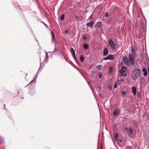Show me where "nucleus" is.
Returning a JSON list of instances; mask_svg holds the SVG:
<instances>
[{
	"label": "nucleus",
	"instance_id": "f257e3e1",
	"mask_svg": "<svg viewBox=\"0 0 149 149\" xmlns=\"http://www.w3.org/2000/svg\"><path fill=\"white\" fill-rule=\"evenodd\" d=\"M141 73V70L138 69H135L132 71V78L135 80L137 79L140 75Z\"/></svg>",
	"mask_w": 149,
	"mask_h": 149
},
{
	"label": "nucleus",
	"instance_id": "f03ea898",
	"mask_svg": "<svg viewBox=\"0 0 149 149\" xmlns=\"http://www.w3.org/2000/svg\"><path fill=\"white\" fill-rule=\"evenodd\" d=\"M129 64H131L132 65H133L135 63V59L134 57V55L132 54H130L129 55Z\"/></svg>",
	"mask_w": 149,
	"mask_h": 149
},
{
	"label": "nucleus",
	"instance_id": "7ed1b4c3",
	"mask_svg": "<svg viewBox=\"0 0 149 149\" xmlns=\"http://www.w3.org/2000/svg\"><path fill=\"white\" fill-rule=\"evenodd\" d=\"M126 69V67L125 66H123L121 68V70L120 71V77L123 76L124 77H125L126 76L127 74L125 73Z\"/></svg>",
	"mask_w": 149,
	"mask_h": 149
},
{
	"label": "nucleus",
	"instance_id": "20e7f679",
	"mask_svg": "<svg viewBox=\"0 0 149 149\" xmlns=\"http://www.w3.org/2000/svg\"><path fill=\"white\" fill-rule=\"evenodd\" d=\"M108 44L109 45L112 49L114 50L115 49V45L112 39H109Z\"/></svg>",
	"mask_w": 149,
	"mask_h": 149
},
{
	"label": "nucleus",
	"instance_id": "39448f33",
	"mask_svg": "<svg viewBox=\"0 0 149 149\" xmlns=\"http://www.w3.org/2000/svg\"><path fill=\"white\" fill-rule=\"evenodd\" d=\"M122 61L125 63V65L127 66H129V63L128 58L126 57H124L122 58Z\"/></svg>",
	"mask_w": 149,
	"mask_h": 149
},
{
	"label": "nucleus",
	"instance_id": "423d86ee",
	"mask_svg": "<svg viewBox=\"0 0 149 149\" xmlns=\"http://www.w3.org/2000/svg\"><path fill=\"white\" fill-rule=\"evenodd\" d=\"M115 58L114 56L113 55H109L107 57L104 58V59L105 60H110L111 61L113 60Z\"/></svg>",
	"mask_w": 149,
	"mask_h": 149
},
{
	"label": "nucleus",
	"instance_id": "0eeeda50",
	"mask_svg": "<svg viewBox=\"0 0 149 149\" xmlns=\"http://www.w3.org/2000/svg\"><path fill=\"white\" fill-rule=\"evenodd\" d=\"M70 52L71 53V54L74 58L76 60V59H77V57L75 56V51L73 49V48H71V49H70Z\"/></svg>",
	"mask_w": 149,
	"mask_h": 149
},
{
	"label": "nucleus",
	"instance_id": "6e6552de",
	"mask_svg": "<svg viewBox=\"0 0 149 149\" xmlns=\"http://www.w3.org/2000/svg\"><path fill=\"white\" fill-rule=\"evenodd\" d=\"M93 24L94 22L92 21H91L86 24V25L87 27L91 28L93 27Z\"/></svg>",
	"mask_w": 149,
	"mask_h": 149
},
{
	"label": "nucleus",
	"instance_id": "1a4fd4ad",
	"mask_svg": "<svg viewBox=\"0 0 149 149\" xmlns=\"http://www.w3.org/2000/svg\"><path fill=\"white\" fill-rule=\"evenodd\" d=\"M120 110L118 109H114L113 110V116H116L118 113L120 112Z\"/></svg>",
	"mask_w": 149,
	"mask_h": 149
},
{
	"label": "nucleus",
	"instance_id": "9d476101",
	"mask_svg": "<svg viewBox=\"0 0 149 149\" xmlns=\"http://www.w3.org/2000/svg\"><path fill=\"white\" fill-rule=\"evenodd\" d=\"M132 91L134 95H135L136 93V88L134 86H133L132 87Z\"/></svg>",
	"mask_w": 149,
	"mask_h": 149
},
{
	"label": "nucleus",
	"instance_id": "9b49d317",
	"mask_svg": "<svg viewBox=\"0 0 149 149\" xmlns=\"http://www.w3.org/2000/svg\"><path fill=\"white\" fill-rule=\"evenodd\" d=\"M108 53V51L107 48H105L103 51V55L104 56L107 55Z\"/></svg>",
	"mask_w": 149,
	"mask_h": 149
},
{
	"label": "nucleus",
	"instance_id": "f8f14e48",
	"mask_svg": "<svg viewBox=\"0 0 149 149\" xmlns=\"http://www.w3.org/2000/svg\"><path fill=\"white\" fill-rule=\"evenodd\" d=\"M102 25V22H97L96 24V27L97 28H99L101 27Z\"/></svg>",
	"mask_w": 149,
	"mask_h": 149
},
{
	"label": "nucleus",
	"instance_id": "ddd939ff",
	"mask_svg": "<svg viewBox=\"0 0 149 149\" xmlns=\"http://www.w3.org/2000/svg\"><path fill=\"white\" fill-rule=\"evenodd\" d=\"M124 81V79H122L121 78H120V79H118V81H117V84L118 85H119L120 84V82L122 81Z\"/></svg>",
	"mask_w": 149,
	"mask_h": 149
},
{
	"label": "nucleus",
	"instance_id": "4468645a",
	"mask_svg": "<svg viewBox=\"0 0 149 149\" xmlns=\"http://www.w3.org/2000/svg\"><path fill=\"white\" fill-rule=\"evenodd\" d=\"M137 95L138 97L141 98L142 97V92L141 91L138 92Z\"/></svg>",
	"mask_w": 149,
	"mask_h": 149
},
{
	"label": "nucleus",
	"instance_id": "2eb2a0df",
	"mask_svg": "<svg viewBox=\"0 0 149 149\" xmlns=\"http://www.w3.org/2000/svg\"><path fill=\"white\" fill-rule=\"evenodd\" d=\"M118 138V133L116 132L114 136V139L115 140H116Z\"/></svg>",
	"mask_w": 149,
	"mask_h": 149
},
{
	"label": "nucleus",
	"instance_id": "dca6fc26",
	"mask_svg": "<svg viewBox=\"0 0 149 149\" xmlns=\"http://www.w3.org/2000/svg\"><path fill=\"white\" fill-rule=\"evenodd\" d=\"M128 132L130 134H132L133 133V129L132 128H130Z\"/></svg>",
	"mask_w": 149,
	"mask_h": 149
},
{
	"label": "nucleus",
	"instance_id": "f3484780",
	"mask_svg": "<svg viewBox=\"0 0 149 149\" xmlns=\"http://www.w3.org/2000/svg\"><path fill=\"white\" fill-rule=\"evenodd\" d=\"M88 47V45L87 44H85L84 45V47L85 49H87Z\"/></svg>",
	"mask_w": 149,
	"mask_h": 149
},
{
	"label": "nucleus",
	"instance_id": "a211bd4d",
	"mask_svg": "<svg viewBox=\"0 0 149 149\" xmlns=\"http://www.w3.org/2000/svg\"><path fill=\"white\" fill-rule=\"evenodd\" d=\"M96 68L98 70H100L101 68V65H97L96 66Z\"/></svg>",
	"mask_w": 149,
	"mask_h": 149
},
{
	"label": "nucleus",
	"instance_id": "6ab92c4d",
	"mask_svg": "<svg viewBox=\"0 0 149 149\" xmlns=\"http://www.w3.org/2000/svg\"><path fill=\"white\" fill-rule=\"evenodd\" d=\"M3 141V139L2 137L0 136V144H1Z\"/></svg>",
	"mask_w": 149,
	"mask_h": 149
},
{
	"label": "nucleus",
	"instance_id": "aec40b11",
	"mask_svg": "<svg viewBox=\"0 0 149 149\" xmlns=\"http://www.w3.org/2000/svg\"><path fill=\"white\" fill-rule=\"evenodd\" d=\"M65 17V15L64 14H63L61 16L60 19L61 20H63L64 19Z\"/></svg>",
	"mask_w": 149,
	"mask_h": 149
},
{
	"label": "nucleus",
	"instance_id": "412c9836",
	"mask_svg": "<svg viewBox=\"0 0 149 149\" xmlns=\"http://www.w3.org/2000/svg\"><path fill=\"white\" fill-rule=\"evenodd\" d=\"M84 58L83 56H81L80 57V61L81 62H82L84 60Z\"/></svg>",
	"mask_w": 149,
	"mask_h": 149
},
{
	"label": "nucleus",
	"instance_id": "4be33fe9",
	"mask_svg": "<svg viewBox=\"0 0 149 149\" xmlns=\"http://www.w3.org/2000/svg\"><path fill=\"white\" fill-rule=\"evenodd\" d=\"M126 94V92L125 91H123L122 92V95L124 96Z\"/></svg>",
	"mask_w": 149,
	"mask_h": 149
},
{
	"label": "nucleus",
	"instance_id": "5701e85b",
	"mask_svg": "<svg viewBox=\"0 0 149 149\" xmlns=\"http://www.w3.org/2000/svg\"><path fill=\"white\" fill-rule=\"evenodd\" d=\"M131 50H132V53L133 55H134V52H135L134 50V49L132 48Z\"/></svg>",
	"mask_w": 149,
	"mask_h": 149
},
{
	"label": "nucleus",
	"instance_id": "b1692460",
	"mask_svg": "<svg viewBox=\"0 0 149 149\" xmlns=\"http://www.w3.org/2000/svg\"><path fill=\"white\" fill-rule=\"evenodd\" d=\"M144 75L145 76H147L148 75V73H147V71H146L145 72H144Z\"/></svg>",
	"mask_w": 149,
	"mask_h": 149
},
{
	"label": "nucleus",
	"instance_id": "393cba45",
	"mask_svg": "<svg viewBox=\"0 0 149 149\" xmlns=\"http://www.w3.org/2000/svg\"><path fill=\"white\" fill-rule=\"evenodd\" d=\"M102 77V75L101 74H100L99 75V78H101Z\"/></svg>",
	"mask_w": 149,
	"mask_h": 149
},
{
	"label": "nucleus",
	"instance_id": "a878e982",
	"mask_svg": "<svg viewBox=\"0 0 149 149\" xmlns=\"http://www.w3.org/2000/svg\"><path fill=\"white\" fill-rule=\"evenodd\" d=\"M52 40L53 41V38H54V34L52 31Z\"/></svg>",
	"mask_w": 149,
	"mask_h": 149
},
{
	"label": "nucleus",
	"instance_id": "bb28decb",
	"mask_svg": "<svg viewBox=\"0 0 149 149\" xmlns=\"http://www.w3.org/2000/svg\"><path fill=\"white\" fill-rule=\"evenodd\" d=\"M143 71L144 72H145L146 71H147L145 68H143Z\"/></svg>",
	"mask_w": 149,
	"mask_h": 149
},
{
	"label": "nucleus",
	"instance_id": "cd10ccee",
	"mask_svg": "<svg viewBox=\"0 0 149 149\" xmlns=\"http://www.w3.org/2000/svg\"><path fill=\"white\" fill-rule=\"evenodd\" d=\"M109 16V14L108 13H106L105 14V16L106 17H107L108 16Z\"/></svg>",
	"mask_w": 149,
	"mask_h": 149
},
{
	"label": "nucleus",
	"instance_id": "c85d7f7f",
	"mask_svg": "<svg viewBox=\"0 0 149 149\" xmlns=\"http://www.w3.org/2000/svg\"><path fill=\"white\" fill-rule=\"evenodd\" d=\"M37 76L36 77V78H35V79H34L33 80H32V81H31L30 83V84H31V83H32V82H33L34 81L36 80V79L37 78Z\"/></svg>",
	"mask_w": 149,
	"mask_h": 149
},
{
	"label": "nucleus",
	"instance_id": "c756f323",
	"mask_svg": "<svg viewBox=\"0 0 149 149\" xmlns=\"http://www.w3.org/2000/svg\"><path fill=\"white\" fill-rule=\"evenodd\" d=\"M47 27V25L46 24H45V23H44V22L41 21Z\"/></svg>",
	"mask_w": 149,
	"mask_h": 149
},
{
	"label": "nucleus",
	"instance_id": "7c9ffc66",
	"mask_svg": "<svg viewBox=\"0 0 149 149\" xmlns=\"http://www.w3.org/2000/svg\"><path fill=\"white\" fill-rule=\"evenodd\" d=\"M117 84V83H115V85H114V88H115L116 87V84Z\"/></svg>",
	"mask_w": 149,
	"mask_h": 149
},
{
	"label": "nucleus",
	"instance_id": "2f4dec72",
	"mask_svg": "<svg viewBox=\"0 0 149 149\" xmlns=\"http://www.w3.org/2000/svg\"><path fill=\"white\" fill-rule=\"evenodd\" d=\"M87 38V37L86 36H84L83 37V39L84 40H85Z\"/></svg>",
	"mask_w": 149,
	"mask_h": 149
},
{
	"label": "nucleus",
	"instance_id": "473e14b6",
	"mask_svg": "<svg viewBox=\"0 0 149 149\" xmlns=\"http://www.w3.org/2000/svg\"><path fill=\"white\" fill-rule=\"evenodd\" d=\"M109 90H112V87L111 86H109Z\"/></svg>",
	"mask_w": 149,
	"mask_h": 149
},
{
	"label": "nucleus",
	"instance_id": "72a5a7b5",
	"mask_svg": "<svg viewBox=\"0 0 149 149\" xmlns=\"http://www.w3.org/2000/svg\"><path fill=\"white\" fill-rule=\"evenodd\" d=\"M119 141L120 142H122V140H121V139H119Z\"/></svg>",
	"mask_w": 149,
	"mask_h": 149
},
{
	"label": "nucleus",
	"instance_id": "f704fd0d",
	"mask_svg": "<svg viewBox=\"0 0 149 149\" xmlns=\"http://www.w3.org/2000/svg\"><path fill=\"white\" fill-rule=\"evenodd\" d=\"M40 72V69L39 68L38 70V72H37V73H38L39 72Z\"/></svg>",
	"mask_w": 149,
	"mask_h": 149
},
{
	"label": "nucleus",
	"instance_id": "c9c22d12",
	"mask_svg": "<svg viewBox=\"0 0 149 149\" xmlns=\"http://www.w3.org/2000/svg\"><path fill=\"white\" fill-rule=\"evenodd\" d=\"M65 33H68V31H65Z\"/></svg>",
	"mask_w": 149,
	"mask_h": 149
},
{
	"label": "nucleus",
	"instance_id": "e433bc0d",
	"mask_svg": "<svg viewBox=\"0 0 149 149\" xmlns=\"http://www.w3.org/2000/svg\"><path fill=\"white\" fill-rule=\"evenodd\" d=\"M47 57H48V55H47V54L46 53V57L47 58Z\"/></svg>",
	"mask_w": 149,
	"mask_h": 149
},
{
	"label": "nucleus",
	"instance_id": "4c0bfd02",
	"mask_svg": "<svg viewBox=\"0 0 149 149\" xmlns=\"http://www.w3.org/2000/svg\"><path fill=\"white\" fill-rule=\"evenodd\" d=\"M125 129L126 130H128V129L126 127V128Z\"/></svg>",
	"mask_w": 149,
	"mask_h": 149
},
{
	"label": "nucleus",
	"instance_id": "58836bf2",
	"mask_svg": "<svg viewBox=\"0 0 149 149\" xmlns=\"http://www.w3.org/2000/svg\"><path fill=\"white\" fill-rule=\"evenodd\" d=\"M5 106H6L5 104H4V106H5Z\"/></svg>",
	"mask_w": 149,
	"mask_h": 149
}]
</instances>
